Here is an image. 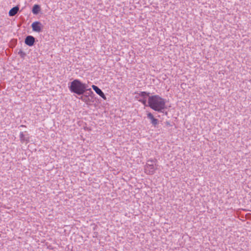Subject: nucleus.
<instances>
[{
  "label": "nucleus",
  "mask_w": 251,
  "mask_h": 251,
  "mask_svg": "<svg viewBox=\"0 0 251 251\" xmlns=\"http://www.w3.org/2000/svg\"><path fill=\"white\" fill-rule=\"evenodd\" d=\"M20 140L22 143L28 142L29 140V137L24 134L23 132L20 133Z\"/></svg>",
  "instance_id": "obj_9"
},
{
  "label": "nucleus",
  "mask_w": 251,
  "mask_h": 251,
  "mask_svg": "<svg viewBox=\"0 0 251 251\" xmlns=\"http://www.w3.org/2000/svg\"><path fill=\"white\" fill-rule=\"evenodd\" d=\"M18 53L20 56V57L22 58H24L26 55V53L21 50H20L19 51Z\"/></svg>",
  "instance_id": "obj_12"
},
{
  "label": "nucleus",
  "mask_w": 251,
  "mask_h": 251,
  "mask_svg": "<svg viewBox=\"0 0 251 251\" xmlns=\"http://www.w3.org/2000/svg\"><path fill=\"white\" fill-rule=\"evenodd\" d=\"M32 30L37 32H40L42 31V24L39 22H33L31 25Z\"/></svg>",
  "instance_id": "obj_5"
},
{
  "label": "nucleus",
  "mask_w": 251,
  "mask_h": 251,
  "mask_svg": "<svg viewBox=\"0 0 251 251\" xmlns=\"http://www.w3.org/2000/svg\"><path fill=\"white\" fill-rule=\"evenodd\" d=\"M89 91V92L87 93V94H88V96H91V95H94V93H93V94H91V93H90V91Z\"/></svg>",
  "instance_id": "obj_14"
},
{
  "label": "nucleus",
  "mask_w": 251,
  "mask_h": 251,
  "mask_svg": "<svg viewBox=\"0 0 251 251\" xmlns=\"http://www.w3.org/2000/svg\"><path fill=\"white\" fill-rule=\"evenodd\" d=\"M147 117L151 120V122L152 125L156 126L158 123V120L155 118L151 113L147 114Z\"/></svg>",
  "instance_id": "obj_8"
},
{
  "label": "nucleus",
  "mask_w": 251,
  "mask_h": 251,
  "mask_svg": "<svg viewBox=\"0 0 251 251\" xmlns=\"http://www.w3.org/2000/svg\"><path fill=\"white\" fill-rule=\"evenodd\" d=\"M19 10V7L18 6H15L11 8L9 11V16H15L18 12Z\"/></svg>",
  "instance_id": "obj_10"
},
{
  "label": "nucleus",
  "mask_w": 251,
  "mask_h": 251,
  "mask_svg": "<svg viewBox=\"0 0 251 251\" xmlns=\"http://www.w3.org/2000/svg\"><path fill=\"white\" fill-rule=\"evenodd\" d=\"M34 42L35 38L32 36L28 35L25 39V43L28 46H32L34 45Z\"/></svg>",
  "instance_id": "obj_7"
},
{
  "label": "nucleus",
  "mask_w": 251,
  "mask_h": 251,
  "mask_svg": "<svg viewBox=\"0 0 251 251\" xmlns=\"http://www.w3.org/2000/svg\"><path fill=\"white\" fill-rule=\"evenodd\" d=\"M39 11H40V6L37 4L34 5L33 7V9H32V12L34 14H36L39 13Z\"/></svg>",
  "instance_id": "obj_11"
},
{
  "label": "nucleus",
  "mask_w": 251,
  "mask_h": 251,
  "mask_svg": "<svg viewBox=\"0 0 251 251\" xmlns=\"http://www.w3.org/2000/svg\"><path fill=\"white\" fill-rule=\"evenodd\" d=\"M88 85L86 83H83L79 79H76L71 82L69 86V90L72 93L78 95L83 94L86 91H89L91 94H93L91 88H88Z\"/></svg>",
  "instance_id": "obj_1"
},
{
  "label": "nucleus",
  "mask_w": 251,
  "mask_h": 251,
  "mask_svg": "<svg viewBox=\"0 0 251 251\" xmlns=\"http://www.w3.org/2000/svg\"><path fill=\"white\" fill-rule=\"evenodd\" d=\"M21 126V127H25V125H21V126Z\"/></svg>",
  "instance_id": "obj_15"
},
{
  "label": "nucleus",
  "mask_w": 251,
  "mask_h": 251,
  "mask_svg": "<svg viewBox=\"0 0 251 251\" xmlns=\"http://www.w3.org/2000/svg\"><path fill=\"white\" fill-rule=\"evenodd\" d=\"M88 96L85 95L84 96H81L79 99H81L83 101H86V99L85 98L87 97Z\"/></svg>",
  "instance_id": "obj_13"
},
{
  "label": "nucleus",
  "mask_w": 251,
  "mask_h": 251,
  "mask_svg": "<svg viewBox=\"0 0 251 251\" xmlns=\"http://www.w3.org/2000/svg\"><path fill=\"white\" fill-rule=\"evenodd\" d=\"M156 169L155 161L152 159L148 160L147 164L144 168L145 173L150 175H153Z\"/></svg>",
  "instance_id": "obj_3"
},
{
  "label": "nucleus",
  "mask_w": 251,
  "mask_h": 251,
  "mask_svg": "<svg viewBox=\"0 0 251 251\" xmlns=\"http://www.w3.org/2000/svg\"><path fill=\"white\" fill-rule=\"evenodd\" d=\"M92 87L93 89V90L95 91V92L100 96L103 99H106V98L103 92L98 86L95 85H92Z\"/></svg>",
  "instance_id": "obj_6"
},
{
  "label": "nucleus",
  "mask_w": 251,
  "mask_h": 251,
  "mask_svg": "<svg viewBox=\"0 0 251 251\" xmlns=\"http://www.w3.org/2000/svg\"><path fill=\"white\" fill-rule=\"evenodd\" d=\"M165 105L164 100L158 95L149 97L148 106L155 111H161L164 109Z\"/></svg>",
  "instance_id": "obj_2"
},
{
  "label": "nucleus",
  "mask_w": 251,
  "mask_h": 251,
  "mask_svg": "<svg viewBox=\"0 0 251 251\" xmlns=\"http://www.w3.org/2000/svg\"><path fill=\"white\" fill-rule=\"evenodd\" d=\"M149 94L150 93L146 92H141L136 94L135 98L139 101L142 102L145 106H148L147 99L150 97Z\"/></svg>",
  "instance_id": "obj_4"
}]
</instances>
